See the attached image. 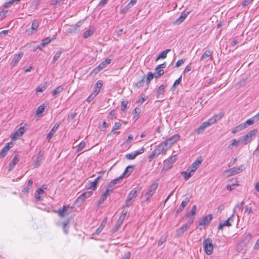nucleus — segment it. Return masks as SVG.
Returning <instances> with one entry per match:
<instances>
[{
  "label": "nucleus",
  "instance_id": "3c124183",
  "mask_svg": "<svg viewBox=\"0 0 259 259\" xmlns=\"http://www.w3.org/2000/svg\"><path fill=\"white\" fill-rule=\"evenodd\" d=\"M85 145V142L84 141H81L80 144L78 145L77 148L76 149V152H78L81 151Z\"/></svg>",
  "mask_w": 259,
  "mask_h": 259
},
{
  "label": "nucleus",
  "instance_id": "0eeeda50",
  "mask_svg": "<svg viewBox=\"0 0 259 259\" xmlns=\"http://www.w3.org/2000/svg\"><path fill=\"white\" fill-rule=\"evenodd\" d=\"M101 179V176H98L94 182H88L85 187L87 189H92L93 190H95L97 189L98 184L100 181V180Z\"/></svg>",
  "mask_w": 259,
  "mask_h": 259
},
{
  "label": "nucleus",
  "instance_id": "e433bc0d",
  "mask_svg": "<svg viewBox=\"0 0 259 259\" xmlns=\"http://www.w3.org/2000/svg\"><path fill=\"white\" fill-rule=\"evenodd\" d=\"M64 90V88L63 85H60L57 87L52 92V95L55 96L59 93L62 92Z\"/></svg>",
  "mask_w": 259,
  "mask_h": 259
},
{
  "label": "nucleus",
  "instance_id": "393cba45",
  "mask_svg": "<svg viewBox=\"0 0 259 259\" xmlns=\"http://www.w3.org/2000/svg\"><path fill=\"white\" fill-rule=\"evenodd\" d=\"M44 153V151L42 150L39 151L36 157V160L34 161L35 167H38L39 165V162L42 159Z\"/></svg>",
  "mask_w": 259,
  "mask_h": 259
},
{
  "label": "nucleus",
  "instance_id": "58836bf2",
  "mask_svg": "<svg viewBox=\"0 0 259 259\" xmlns=\"http://www.w3.org/2000/svg\"><path fill=\"white\" fill-rule=\"evenodd\" d=\"M145 79V76L143 75L141 79L136 83L135 86L138 88L142 87L144 84Z\"/></svg>",
  "mask_w": 259,
  "mask_h": 259
},
{
  "label": "nucleus",
  "instance_id": "37998d69",
  "mask_svg": "<svg viewBox=\"0 0 259 259\" xmlns=\"http://www.w3.org/2000/svg\"><path fill=\"white\" fill-rule=\"evenodd\" d=\"M62 52H63V51L62 50L56 52V53L53 57V63H55V62L59 59L60 55L62 54Z\"/></svg>",
  "mask_w": 259,
  "mask_h": 259
},
{
  "label": "nucleus",
  "instance_id": "603ef678",
  "mask_svg": "<svg viewBox=\"0 0 259 259\" xmlns=\"http://www.w3.org/2000/svg\"><path fill=\"white\" fill-rule=\"evenodd\" d=\"M38 27V22L37 20H35L32 23L31 29L33 30H36Z\"/></svg>",
  "mask_w": 259,
  "mask_h": 259
},
{
  "label": "nucleus",
  "instance_id": "c9c22d12",
  "mask_svg": "<svg viewBox=\"0 0 259 259\" xmlns=\"http://www.w3.org/2000/svg\"><path fill=\"white\" fill-rule=\"evenodd\" d=\"M47 88V83H44L40 84L36 89V91L37 92H42L45 91Z\"/></svg>",
  "mask_w": 259,
  "mask_h": 259
},
{
  "label": "nucleus",
  "instance_id": "c756f323",
  "mask_svg": "<svg viewBox=\"0 0 259 259\" xmlns=\"http://www.w3.org/2000/svg\"><path fill=\"white\" fill-rule=\"evenodd\" d=\"M33 184V181L30 179L28 181L26 186L24 188L23 190V192L24 193H28L29 192L30 189L32 188Z\"/></svg>",
  "mask_w": 259,
  "mask_h": 259
},
{
  "label": "nucleus",
  "instance_id": "8fccbe9b",
  "mask_svg": "<svg viewBox=\"0 0 259 259\" xmlns=\"http://www.w3.org/2000/svg\"><path fill=\"white\" fill-rule=\"evenodd\" d=\"M224 115V114L223 112L220 113L218 114L214 115L212 117L215 121L217 122L218 120H220Z\"/></svg>",
  "mask_w": 259,
  "mask_h": 259
},
{
  "label": "nucleus",
  "instance_id": "9b49d317",
  "mask_svg": "<svg viewBox=\"0 0 259 259\" xmlns=\"http://www.w3.org/2000/svg\"><path fill=\"white\" fill-rule=\"evenodd\" d=\"M191 198V196L187 197L183 200L179 207V208L177 209L176 211V216L182 211L184 207L186 206V205L189 203Z\"/></svg>",
  "mask_w": 259,
  "mask_h": 259
},
{
  "label": "nucleus",
  "instance_id": "13d9d810",
  "mask_svg": "<svg viewBox=\"0 0 259 259\" xmlns=\"http://www.w3.org/2000/svg\"><path fill=\"white\" fill-rule=\"evenodd\" d=\"M68 224H69V220H67L66 221H65L63 223V229L64 233L66 234H67L68 233V230L67 229L66 227Z\"/></svg>",
  "mask_w": 259,
  "mask_h": 259
},
{
  "label": "nucleus",
  "instance_id": "f8f14e48",
  "mask_svg": "<svg viewBox=\"0 0 259 259\" xmlns=\"http://www.w3.org/2000/svg\"><path fill=\"white\" fill-rule=\"evenodd\" d=\"M23 55V53L21 52H19L18 54H15L14 58H13L10 65L12 67L15 66L19 60L21 59Z\"/></svg>",
  "mask_w": 259,
  "mask_h": 259
},
{
  "label": "nucleus",
  "instance_id": "473e14b6",
  "mask_svg": "<svg viewBox=\"0 0 259 259\" xmlns=\"http://www.w3.org/2000/svg\"><path fill=\"white\" fill-rule=\"evenodd\" d=\"M45 193L44 190L42 188H38L36 191L35 198L37 201L41 200L40 195Z\"/></svg>",
  "mask_w": 259,
  "mask_h": 259
},
{
  "label": "nucleus",
  "instance_id": "49530a36",
  "mask_svg": "<svg viewBox=\"0 0 259 259\" xmlns=\"http://www.w3.org/2000/svg\"><path fill=\"white\" fill-rule=\"evenodd\" d=\"M205 128H206L202 125V124H201L198 128L195 129V132L198 134H202L204 132Z\"/></svg>",
  "mask_w": 259,
  "mask_h": 259
},
{
  "label": "nucleus",
  "instance_id": "69168bd1",
  "mask_svg": "<svg viewBox=\"0 0 259 259\" xmlns=\"http://www.w3.org/2000/svg\"><path fill=\"white\" fill-rule=\"evenodd\" d=\"M166 241V238L164 237H161L158 241V245H161Z\"/></svg>",
  "mask_w": 259,
  "mask_h": 259
},
{
  "label": "nucleus",
  "instance_id": "ea45409f",
  "mask_svg": "<svg viewBox=\"0 0 259 259\" xmlns=\"http://www.w3.org/2000/svg\"><path fill=\"white\" fill-rule=\"evenodd\" d=\"M94 33V30L91 29H89V30L85 31V32L83 34V37L84 38H87L89 36H91Z\"/></svg>",
  "mask_w": 259,
  "mask_h": 259
},
{
  "label": "nucleus",
  "instance_id": "7c9ffc66",
  "mask_svg": "<svg viewBox=\"0 0 259 259\" xmlns=\"http://www.w3.org/2000/svg\"><path fill=\"white\" fill-rule=\"evenodd\" d=\"M245 128V125L244 124H240L238 125V126H236L234 128H233L232 131V133L233 134H236L242 130L244 129Z\"/></svg>",
  "mask_w": 259,
  "mask_h": 259
},
{
  "label": "nucleus",
  "instance_id": "2eb2a0df",
  "mask_svg": "<svg viewBox=\"0 0 259 259\" xmlns=\"http://www.w3.org/2000/svg\"><path fill=\"white\" fill-rule=\"evenodd\" d=\"M233 215H232L231 217L229 218L227 220L225 221L224 222H220L219 225L218 226V229L219 230H222L223 229V227L225 226H231V221H233Z\"/></svg>",
  "mask_w": 259,
  "mask_h": 259
},
{
  "label": "nucleus",
  "instance_id": "f257e3e1",
  "mask_svg": "<svg viewBox=\"0 0 259 259\" xmlns=\"http://www.w3.org/2000/svg\"><path fill=\"white\" fill-rule=\"evenodd\" d=\"M140 189L139 188H135L130 193L126 199L124 206L129 207L131 206L135 198H136L140 193Z\"/></svg>",
  "mask_w": 259,
  "mask_h": 259
},
{
  "label": "nucleus",
  "instance_id": "79ce46f5",
  "mask_svg": "<svg viewBox=\"0 0 259 259\" xmlns=\"http://www.w3.org/2000/svg\"><path fill=\"white\" fill-rule=\"evenodd\" d=\"M154 74L151 72H149L147 74L146 78V84L149 85L150 81L153 78Z\"/></svg>",
  "mask_w": 259,
  "mask_h": 259
},
{
  "label": "nucleus",
  "instance_id": "6e6552de",
  "mask_svg": "<svg viewBox=\"0 0 259 259\" xmlns=\"http://www.w3.org/2000/svg\"><path fill=\"white\" fill-rule=\"evenodd\" d=\"M244 168L243 165H240L239 167H234L228 169L227 172L228 173V176L234 175L242 172Z\"/></svg>",
  "mask_w": 259,
  "mask_h": 259
},
{
  "label": "nucleus",
  "instance_id": "b1692460",
  "mask_svg": "<svg viewBox=\"0 0 259 259\" xmlns=\"http://www.w3.org/2000/svg\"><path fill=\"white\" fill-rule=\"evenodd\" d=\"M19 160V157L17 155H15L12 161L10 162L9 165V171H11L14 167L15 165L18 162Z\"/></svg>",
  "mask_w": 259,
  "mask_h": 259
},
{
  "label": "nucleus",
  "instance_id": "7ed1b4c3",
  "mask_svg": "<svg viewBox=\"0 0 259 259\" xmlns=\"http://www.w3.org/2000/svg\"><path fill=\"white\" fill-rule=\"evenodd\" d=\"M167 150V148L166 147L163 143H161L157 146L156 148L153 150L152 153L149 156L148 158L149 161H151L155 157L159 155L163 151H166Z\"/></svg>",
  "mask_w": 259,
  "mask_h": 259
},
{
  "label": "nucleus",
  "instance_id": "f3484780",
  "mask_svg": "<svg viewBox=\"0 0 259 259\" xmlns=\"http://www.w3.org/2000/svg\"><path fill=\"white\" fill-rule=\"evenodd\" d=\"M212 219V214H208L206 215L199 222V224L200 226H205L208 225L210 221Z\"/></svg>",
  "mask_w": 259,
  "mask_h": 259
},
{
  "label": "nucleus",
  "instance_id": "f03ea898",
  "mask_svg": "<svg viewBox=\"0 0 259 259\" xmlns=\"http://www.w3.org/2000/svg\"><path fill=\"white\" fill-rule=\"evenodd\" d=\"M257 133V129H254L252 131H250L245 135L240 137L239 139V141L243 145H246L247 143L251 142L252 140V138L254 137Z\"/></svg>",
  "mask_w": 259,
  "mask_h": 259
},
{
  "label": "nucleus",
  "instance_id": "a19ab883",
  "mask_svg": "<svg viewBox=\"0 0 259 259\" xmlns=\"http://www.w3.org/2000/svg\"><path fill=\"white\" fill-rule=\"evenodd\" d=\"M45 106L44 104L40 105L37 109L36 114L38 115L41 114L45 111Z\"/></svg>",
  "mask_w": 259,
  "mask_h": 259
},
{
  "label": "nucleus",
  "instance_id": "4468645a",
  "mask_svg": "<svg viewBox=\"0 0 259 259\" xmlns=\"http://www.w3.org/2000/svg\"><path fill=\"white\" fill-rule=\"evenodd\" d=\"M70 207L69 206L64 205L62 208H60L57 210V213L61 217H64L66 214H69V212H68V210L70 209Z\"/></svg>",
  "mask_w": 259,
  "mask_h": 259
},
{
  "label": "nucleus",
  "instance_id": "39448f33",
  "mask_svg": "<svg viewBox=\"0 0 259 259\" xmlns=\"http://www.w3.org/2000/svg\"><path fill=\"white\" fill-rule=\"evenodd\" d=\"M180 135L176 134L167 139L165 141L162 142L164 145L167 148V149H170L171 146L174 144L180 139Z\"/></svg>",
  "mask_w": 259,
  "mask_h": 259
},
{
  "label": "nucleus",
  "instance_id": "052dcab7",
  "mask_svg": "<svg viewBox=\"0 0 259 259\" xmlns=\"http://www.w3.org/2000/svg\"><path fill=\"white\" fill-rule=\"evenodd\" d=\"M239 140L237 141L236 139H233L232 140V143L229 145L228 147L229 148H231L232 146H237V144L238 143Z\"/></svg>",
  "mask_w": 259,
  "mask_h": 259
},
{
  "label": "nucleus",
  "instance_id": "a878e982",
  "mask_svg": "<svg viewBox=\"0 0 259 259\" xmlns=\"http://www.w3.org/2000/svg\"><path fill=\"white\" fill-rule=\"evenodd\" d=\"M134 167L133 165L127 166L125 169L124 172L121 175L123 176V178L125 176H129L133 171Z\"/></svg>",
  "mask_w": 259,
  "mask_h": 259
},
{
  "label": "nucleus",
  "instance_id": "72a5a7b5",
  "mask_svg": "<svg viewBox=\"0 0 259 259\" xmlns=\"http://www.w3.org/2000/svg\"><path fill=\"white\" fill-rule=\"evenodd\" d=\"M106 223V218L103 221L102 224L99 226V227L96 230V232L94 234L98 235L102 231V230L103 229V228H104Z\"/></svg>",
  "mask_w": 259,
  "mask_h": 259
},
{
  "label": "nucleus",
  "instance_id": "cd10ccee",
  "mask_svg": "<svg viewBox=\"0 0 259 259\" xmlns=\"http://www.w3.org/2000/svg\"><path fill=\"white\" fill-rule=\"evenodd\" d=\"M123 179V176H120L118 178L112 180L108 185V188L113 189V187L115 186L116 184L118 183L120 180Z\"/></svg>",
  "mask_w": 259,
  "mask_h": 259
},
{
  "label": "nucleus",
  "instance_id": "f704fd0d",
  "mask_svg": "<svg viewBox=\"0 0 259 259\" xmlns=\"http://www.w3.org/2000/svg\"><path fill=\"white\" fill-rule=\"evenodd\" d=\"M189 228H190V227L187 224L182 226L181 227L180 230L177 232L178 235H182Z\"/></svg>",
  "mask_w": 259,
  "mask_h": 259
},
{
  "label": "nucleus",
  "instance_id": "20e7f679",
  "mask_svg": "<svg viewBox=\"0 0 259 259\" xmlns=\"http://www.w3.org/2000/svg\"><path fill=\"white\" fill-rule=\"evenodd\" d=\"M203 248L205 253L207 255H210L212 253L213 250V244L212 240L210 238L205 239L203 242Z\"/></svg>",
  "mask_w": 259,
  "mask_h": 259
},
{
  "label": "nucleus",
  "instance_id": "0e129e2a",
  "mask_svg": "<svg viewBox=\"0 0 259 259\" xmlns=\"http://www.w3.org/2000/svg\"><path fill=\"white\" fill-rule=\"evenodd\" d=\"M253 0H244L242 2V6L243 7H246L247 5H248L249 4H250L251 2H252Z\"/></svg>",
  "mask_w": 259,
  "mask_h": 259
},
{
  "label": "nucleus",
  "instance_id": "338daca9",
  "mask_svg": "<svg viewBox=\"0 0 259 259\" xmlns=\"http://www.w3.org/2000/svg\"><path fill=\"white\" fill-rule=\"evenodd\" d=\"M53 38L51 39L49 37H47V38H45L44 39H43L42 40V41L45 44V45H47L49 44L51 41V40Z\"/></svg>",
  "mask_w": 259,
  "mask_h": 259
},
{
  "label": "nucleus",
  "instance_id": "ddd939ff",
  "mask_svg": "<svg viewBox=\"0 0 259 259\" xmlns=\"http://www.w3.org/2000/svg\"><path fill=\"white\" fill-rule=\"evenodd\" d=\"M12 142H9L7 143L5 146L3 148V149L0 152V158H4V157H5L6 155H7L8 151L9 150L10 148L12 147Z\"/></svg>",
  "mask_w": 259,
  "mask_h": 259
},
{
  "label": "nucleus",
  "instance_id": "4c0bfd02",
  "mask_svg": "<svg viewBox=\"0 0 259 259\" xmlns=\"http://www.w3.org/2000/svg\"><path fill=\"white\" fill-rule=\"evenodd\" d=\"M155 71L156 74L155 75V77L156 78H158L162 76L164 74V71L161 68L157 69V66L155 68Z\"/></svg>",
  "mask_w": 259,
  "mask_h": 259
},
{
  "label": "nucleus",
  "instance_id": "bf43d9fd",
  "mask_svg": "<svg viewBox=\"0 0 259 259\" xmlns=\"http://www.w3.org/2000/svg\"><path fill=\"white\" fill-rule=\"evenodd\" d=\"M185 62V59H180V60H179L176 63V65H175V67H180L181 65H182L183 63H184V62Z\"/></svg>",
  "mask_w": 259,
  "mask_h": 259
},
{
  "label": "nucleus",
  "instance_id": "bb28decb",
  "mask_svg": "<svg viewBox=\"0 0 259 259\" xmlns=\"http://www.w3.org/2000/svg\"><path fill=\"white\" fill-rule=\"evenodd\" d=\"M193 173L194 172L191 171V170H188V168L186 171H182L181 172V175L184 176L185 180H188L192 177Z\"/></svg>",
  "mask_w": 259,
  "mask_h": 259
},
{
  "label": "nucleus",
  "instance_id": "4d7b16f0",
  "mask_svg": "<svg viewBox=\"0 0 259 259\" xmlns=\"http://www.w3.org/2000/svg\"><path fill=\"white\" fill-rule=\"evenodd\" d=\"M169 160L167 161H164V166L163 168V170H167L171 166V164H170V165H169Z\"/></svg>",
  "mask_w": 259,
  "mask_h": 259
},
{
  "label": "nucleus",
  "instance_id": "c03bdc74",
  "mask_svg": "<svg viewBox=\"0 0 259 259\" xmlns=\"http://www.w3.org/2000/svg\"><path fill=\"white\" fill-rule=\"evenodd\" d=\"M196 205L193 206L191 211L190 212H188L186 213V215L189 217L190 215H194L196 214Z\"/></svg>",
  "mask_w": 259,
  "mask_h": 259
},
{
  "label": "nucleus",
  "instance_id": "a18cd8bd",
  "mask_svg": "<svg viewBox=\"0 0 259 259\" xmlns=\"http://www.w3.org/2000/svg\"><path fill=\"white\" fill-rule=\"evenodd\" d=\"M205 128H206L202 125V124H201L198 128L195 129V132L198 134H202L204 132Z\"/></svg>",
  "mask_w": 259,
  "mask_h": 259
},
{
  "label": "nucleus",
  "instance_id": "de8ad7c7",
  "mask_svg": "<svg viewBox=\"0 0 259 259\" xmlns=\"http://www.w3.org/2000/svg\"><path fill=\"white\" fill-rule=\"evenodd\" d=\"M111 62V60L109 58L106 59L104 61H103L101 64L103 68H105L108 64H109Z\"/></svg>",
  "mask_w": 259,
  "mask_h": 259
},
{
  "label": "nucleus",
  "instance_id": "e2e57ef3",
  "mask_svg": "<svg viewBox=\"0 0 259 259\" xmlns=\"http://www.w3.org/2000/svg\"><path fill=\"white\" fill-rule=\"evenodd\" d=\"M127 105V102L122 101L121 102V110L122 111H124L126 109V108Z\"/></svg>",
  "mask_w": 259,
  "mask_h": 259
},
{
  "label": "nucleus",
  "instance_id": "6e6d98bb",
  "mask_svg": "<svg viewBox=\"0 0 259 259\" xmlns=\"http://www.w3.org/2000/svg\"><path fill=\"white\" fill-rule=\"evenodd\" d=\"M121 126V124L120 122H116L112 128L111 133L114 132L115 130L120 128Z\"/></svg>",
  "mask_w": 259,
  "mask_h": 259
},
{
  "label": "nucleus",
  "instance_id": "4be33fe9",
  "mask_svg": "<svg viewBox=\"0 0 259 259\" xmlns=\"http://www.w3.org/2000/svg\"><path fill=\"white\" fill-rule=\"evenodd\" d=\"M92 194L93 192L92 191L84 192L81 194L76 201L82 203L85 198L90 197Z\"/></svg>",
  "mask_w": 259,
  "mask_h": 259
},
{
  "label": "nucleus",
  "instance_id": "6ab92c4d",
  "mask_svg": "<svg viewBox=\"0 0 259 259\" xmlns=\"http://www.w3.org/2000/svg\"><path fill=\"white\" fill-rule=\"evenodd\" d=\"M25 132L24 127H21L18 129L12 136V139L15 140L21 137Z\"/></svg>",
  "mask_w": 259,
  "mask_h": 259
},
{
  "label": "nucleus",
  "instance_id": "423d86ee",
  "mask_svg": "<svg viewBox=\"0 0 259 259\" xmlns=\"http://www.w3.org/2000/svg\"><path fill=\"white\" fill-rule=\"evenodd\" d=\"M158 184L156 183H153L150 186L149 188L148 189L147 192L145 193V197H146V201H148L149 200L150 198L155 193V190L157 188Z\"/></svg>",
  "mask_w": 259,
  "mask_h": 259
},
{
  "label": "nucleus",
  "instance_id": "412c9836",
  "mask_svg": "<svg viewBox=\"0 0 259 259\" xmlns=\"http://www.w3.org/2000/svg\"><path fill=\"white\" fill-rule=\"evenodd\" d=\"M137 3V0H131V2L122 10H120V14L126 13L129 9L133 7Z\"/></svg>",
  "mask_w": 259,
  "mask_h": 259
},
{
  "label": "nucleus",
  "instance_id": "5701e85b",
  "mask_svg": "<svg viewBox=\"0 0 259 259\" xmlns=\"http://www.w3.org/2000/svg\"><path fill=\"white\" fill-rule=\"evenodd\" d=\"M59 124L58 123H56L51 131L47 135V139L49 141L53 136L55 132L58 130L59 127Z\"/></svg>",
  "mask_w": 259,
  "mask_h": 259
},
{
  "label": "nucleus",
  "instance_id": "dca6fc26",
  "mask_svg": "<svg viewBox=\"0 0 259 259\" xmlns=\"http://www.w3.org/2000/svg\"><path fill=\"white\" fill-rule=\"evenodd\" d=\"M112 191H113V189H109L108 188L106 190V191L105 192H104V193L101 195V196L99 199V204L103 203L104 202V201L106 199L107 196L109 195L110 193L112 192Z\"/></svg>",
  "mask_w": 259,
  "mask_h": 259
},
{
  "label": "nucleus",
  "instance_id": "864d4df0",
  "mask_svg": "<svg viewBox=\"0 0 259 259\" xmlns=\"http://www.w3.org/2000/svg\"><path fill=\"white\" fill-rule=\"evenodd\" d=\"M254 123H255V121H254V119H253L252 118V117H251V118L250 119H247L245 122H244L243 123V124H244L245 125V128L246 127V124H248V125H252L253 124H254Z\"/></svg>",
  "mask_w": 259,
  "mask_h": 259
},
{
  "label": "nucleus",
  "instance_id": "2f4dec72",
  "mask_svg": "<svg viewBox=\"0 0 259 259\" xmlns=\"http://www.w3.org/2000/svg\"><path fill=\"white\" fill-rule=\"evenodd\" d=\"M170 51V49H167V50H165L164 51H163V52H162L160 54H159V55L157 57L156 59V61H157L159 59H164L167 56V54Z\"/></svg>",
  "mask_w": 259,
  "mask_h": 259
},
{
  "label": "nucleus",
  "instance_id": "680f3d73",
  "mask_svg": "<svg viewBox=\"0 0 259 259\" xmlns=\"http://www.w3.org/2000/svg\"><path fill=\"white\" fill-rule=\"evenodd\" d=\"M122 224V222L118 221H117L115 226L114 232H116L118 230L119 228L120 227Z\"/></svg>",
  "mask_w": 259,
  "mask_h": 259
},
{
  "label": "nucleus",
  "instance_id": "aec40b11",
  "mask_svg": "<svg viewBox=\"0 0 259 259\" xmlns=\"http://www.w3.org/2000/svg\"><path fill=\"white\" fill-rule=\"evenodd\" d=\"M188 14L189 12H186L185 11L183 12V13H181L180 16L178 19H177V20L174 22V24L176 25L180 24L182 22H183L184 21V20L186 19Z\"/></svg>",
  "mask_w": 259,
  "mask_h": 259
},
{
  "label": "nucleus",
  "instance_id": "774afa93",
  "mask_svg": "<svg viewBox=\"0 0 259 259\" xmlns=\"http://www.w3.org/2000/svg\"><path fill=\"white\" fill-rule=\"evenodd\" d=\"M131 256V253L128 252L126 253L124 256H123L121 259H130Z\"/></svg>",
  "mask_w": 259,
  "mask_h": 259
},
{
  "label": "nucleus",
  "instance_id": "5fc2aeb1",
  "mask_svg": "<svg viewBox=\"0 0 259 259\" xmlns=\"http://www.w3.org/2000/svg\"><path fill=\"white\" fill-rule=\"evenodd\" d=\"M182 76H181L180 77H179L178 79H177V80H175L174 84L172 86V89H174L175 88H176V87L177 85H179L181 83V82L182 81Z\"/></svg>",
  "mask_w": 259,
  "mask_h": 259
},
{
  "label": "nucleus",
  "instance_id": "a211bd4d",
  "mask_svg": "<svg viewBox=\"0 0 259 259\" xmlns=\"http://www.w3.org/2000/svg\"><path fill=\"white\" fill-rule=\"evenodd\" d=\"M166 85L162 84L160 85L156 93L157 98H163L165 93V88Z\"/></svg>",
  "mask_w": 259,
  "mask_h": 259
},
{
  "label": "nucleus",
  "instance_id": "c85d7f7f",
  "mask_svg": "<svg viewBox=\"0 0 259 259\" xmlns=\"http://www.w3.org/2000/svg\"><path fill=\"white\" fill-rule=\"evenodd\" d=\"M212 51L210 50H207L204 52V53L202 54L200 58V60L202 61L204 59L209 57L210 59H212Z\"/></svg>",
  "mask_w": 259,
  "mask_h": 259
},
{
  "label": "nucleus",
  "instance_id": "09e8293b",
  "mask_svg": "<svg viewBox=\"0 0 259 259\" xmlns=\"http://www.w3.org/2000/svg\"><path fill=\"white\" fill-rule=\"evenodd\" d=\"M102 85H103L102 81L101 80H98L95 84L94 89L97 91H98H98L100 92V89H101Z\"/></svg>",
  "mask_w": 259,
  "mask_h": 259
},
{
  "label": "nucleus",
  "instance_id": "1a4fd4ad",
  "mask_svg": "<svg viewBox=\"0 0 259 259\" xmlns=\"http://www.w3.org/2000/svg\"><path fill=\"white\" fill-rule=\"evenodd\" d=\"M202 161L201 156L199 157L189 167L188 170H191L193 172L199 167Z\"/></svg>",
  "mask_w": 259,
  "mask_h": 259
},
{
  "label": "nucleus",
  "instance_id": "9d476101",
  "mask_svg": "<svg viewBox=\"0 0 259 259\" xmlns=\"http://www.w3.org/2000/svg\"><path fill=\"white\" fill-rule=\"evenodd\" d=\"M145 149L142 148L139 150L136 151L134 152L128 153L125 155V157L129 160L134 159L136 156L143 153L144 152Z\"/></svg>",
  "mask_w": 259,
  "mask_h": 259
}]
</instances>
